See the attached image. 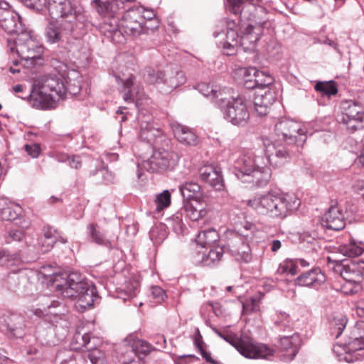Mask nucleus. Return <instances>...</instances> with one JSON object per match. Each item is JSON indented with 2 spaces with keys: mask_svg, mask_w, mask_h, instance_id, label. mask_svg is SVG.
I'll return each instance as SVG.
<instances>
[{
  "mask_svg": "<svg viewBox=\"0 0 364 364\" xmlns=\"http://www.w3.org/2000/svg\"><path fill=\"white\" fill-rule=\"evenodd\" d=\"M249 18V23H242L238 31H226L225 38L218 43V46L223 49L226 55H233L237 51L239 46L245 51H254L257 43L263 35L264 28L270 26L268 21H257Z\"/></svg>",
  "mask_w": 364,
  "mask_h": 364,
  "instance_id": "f257e3e1",
  "label": "nucleus"
},
{
  "mask_svg": "<svg viewBox=\"0 0 364 364\" xmlns=\"http://www.w3.org/2000/svg\"><path fill=\"white\" fill-rule=\"evenodd\" d=\"M53 286L63 297L70 299L77 298L80 306L83 308L92 306L99 297L96 287L77 272L56 275Z\"/></svg>",
  "mask_w": 364,
  "mask_h": 364,
  "instance_id": "f03ea898",
  "label": "nucleus"
},
{
  "mask_svg": "<svg viewBox=\"0 0 364 364\" xmlns=\"http://www.w3.org/2000/svg\"><path fill=\"white\" fill-rule=\"evenodd\" d=\"M300 204V200L294 196L272 191L247 202L248 206L258 214L279 219L287 218Z\"/></svg>",
  "mask_w": 364,
  "mask_h": 364,
  "instance_id": "7ed1b4c3",
  "label": "nucleus"
},
{
  "mask_svg": "<svg viewBox=\"0 0 364 364\" xmlns=\"http://www.w3.org/2000/svg\"><path fill=\"white\" fill-rule=\"evenodd\" d=\"M162 140L157 141L151 157L143 162L144 168L149 172L164 173L173 169L178 164V156L171 151V141L168 138H162Z\"/></svg>",
  "mask_w": 364,
  "mask_h": 364,
  "instance_id": "20e7f679",
  "label": "nucleus"
},
{
  "mask_svg": "<svg viewBox=\"0 0 364 364\" xmlns=\"http://www.w3.org/2000/svg\"><path fill=\"white\" fill-rule=\"evenodd\" d=\"M221 338L230 343L244 357L250 359H267L274 355V350L267 345L256 343L248 336L239 338L236 333L223 334Z\"/></svg>",
  "mask_w": 364,
  "mask_h": 364,
  "instance_id": "39448f33",
  "label": "nucleus"
},
{
  "mask_svg": "<svg viewBox=\"0 0 364 364\" xmlns=\"http://www.w3.org/2000/svg\"><path fill=\"white\" fill-rule=\"evenodd\" d=\"M249 235L226 229L222 234L220 245L225 253H228L238 262H249L252 259L251 249L247 242Z\"/></svg>",
  "mask_w": 364,
  "mask_h": 364,
  "instance_id": "423d86ee",
  "label": "nucleus"
},
{
  "mask_svg": "<svg viewBox=\"0 0 364 364\" xmlns=\"http://www.w3.org/2000/svg\"><path fill=\"white\" fill-rule=\"evenodd\" d=\"M274 133L278 141L287 146H296L301 149L307 139L301 125L288 119L280 120L274 125Z\"/></svg>",
  "mask_w": 364,
  "mask_h": 364,
  "instance_id": "0eeeda50",
  "label": "nucleus"
},
{
  "mask_svg": "<svg viewBox=\"0 0 364 364\" xmlns=\"http://www.w3.org/2000/svg\"><path fill=\"white\" fill-rule=\"evenodd\" d=\"M345 355L343 360L347 363L364 359V322L357 321L348 338L343 343Z\"/></svg>",
  "mask_w": 364,
  "mask_h": 364,
  "instance_id": "6e6552de",
  "label": "nucleus"
},
{
  "mask_svg": "<svg viewBox=\"0 0 364 364\" xmlns=\"http://www.w3.org/2000/svg\"><path fill=\"white\" fill-rule=\"evenodd\" d=\"M343 294L353 295L362 290L361 282L364 277V260L354 262L343 259Z\"/></svg>",
  "mask_w": 364,
  "mask_h": 364,
  "instance_id": "1a4fd4ad",
  "label": "nucleus"
},
{
  "mask_svg": "<svg viewBox=\"0 0 364 364\" xmlns=\"http://www.w3.org/2000/svg\"><path fill=\"white\" fill-rule=\"evenodd\" d=\"M222 113L228 122L237 127H245L250 122V113L246 100L240 95Z\"/></svg>",
  "mask_w": 364,
  "mask_h": 364,
  "instance_id": "9d476101",
  "label": "nucleus"
},
{
  "mask_svg": "<svg viewBox=\"0 0 364 364\" xmlns=\"http://www.w3.org/2000/svg\"><path fill=\"white\" fill-rule=\"evenodd\" d=\"M264 151L259 153L248 151L240 156L234 163V173L237 178L243 181L256 167L264 165Z\"/></svg>",
  "mask_w": 364,
  "mask_h": 364,
  "instance_id": "9b49d317",
  "label": "nucleus"
},
{
  "mask_svg": "<svg viewBox=\"0 0 364 364\" xmlns=\"http://www.w3.org/2000/svg\"><path fill=\"white\" fill-rule=\"evenodd\" d=\"M364 119V109L354 100H343V134L357 131Z\"/></svg>",
  "mask_w": 364,
  "mask_h": 364,
  "instance_id": "f8f14e48",
  "label": "nucleus"
},
{
  "mask_svg": "<svg viewBox=\"0 0 364 364\" xmlns=\"http://www.w3.org/2000/svg\"><path fill=\"white\" fill-rule=\"evenodd\" d=\"M23 4L29 8L40 9L43 4L40 0H22ZM45 5L52 18H66L74 14V7L70 0H45Z\"/></svg>",
  "mask_w": 364,
  "mask_h": 364,
  "instance_id": "ddd939ff",
  "label": "nucleus"
},
{
  "mask_svg": "<svg viewBox=\"0 0 364 364\" xmlns=\"http://www.w3.org/2000/svg\"><path fill=\"white\" fill-rule=\"evenodd\" d=\"M18 97L27 100L34 108L44 110L54 108L58 101L55 98L54 94L48 93V91L36 84L32 85L26 96Z\"/></svg>",
  "mask_w": 364,
  "mask_h": 364,
  "instance_id": "4468645a",
  "label": "nucleus"
},
{
  "mask_svg": "<svg viewBox=\"0 0 364 364\" xmlns=\"http://www.w3.org/2000/svg\"><path fill=\"white\" fill-rule=\"evenodd\" d=\"M24 317L17 314H3L0 317V329L10 338H21L25 335Z\"/></svg>",
  "mask_w": 364,
  "mask_h": 364,
  "instance_id": "2eb2a0df",
  "label": "nucleus"
},
{
  "mask_svg": "<svg viewBox=\"0 0 364 364\" xmlns=\"http://www.w3.org/2000/svg\"><path fill=\"white\" fill-rule=\"evenodd\" d=\"M4 283L10 291L23 295L28 294L33 287L26 270L21 269L9 272L4 279Z\"/></svg>",
  "mask_w": 364,
  "mask_h": 364,
  "instance_id": "dca6fc26",
  "label": "nucleus"
},
{
  "mask_svg": "<svg viewBox=\"0 0 364 364\" xmlns=\"http://www.w3.org/2000/svg\"><path fill=\"white\" fill-rule=\"evenodd\" d=\"M230 9V4L228 2L226 4L227 11L230 14H234L237 17V21H236L235 19H230L229 18H225V23L227 28L226 31H234L240 32V27L242 23H249L250 21L248 18L257 20L255 15L252 14V13L257 11L256 8L252 5H245L242 0H240V9H242L240 11L234 13L231 11Z\"/></svg>",
  "mask_w": 364,
  "mask_h": 364,
  "instance_id": "f3484780",
  "label": "nucleus"
},
{
  "mask_svg": "<svg viewBox=\"0 0 364 364\" xmlns=\"http://www.w3.org/2000/svg\"><path fill=\"white\" fill-rule=\"evenodd\" d=\"M21 17L12 10L9 3L0 1V26L8 33L13 34L21 28Z\"/></svg>",
  "mask_w": 364,
  "mask_h": 364,
  "instance_id": "a211bd4d",
  "label": "nucleus"
},
{
  "mask_svg": "<svg viewBox=\"0 0 364 364\" xmlns=\"http://www.w3.org/2000/svg\"><path fill=\"white\" fill-rule=\"evenodd\" d=\"M198 174L202 182L208 184L216 191L224 188V181L220 168L213 164H205L198 169Z\"/></svg>",
  "mask_w": 364,
  "mask_h": 364,
  "instance_id": "6ab92c4d",
  "label": "nucleus"
},
{
  "mask_svg": "<svg viewBox=\"0 0 364 364\" xmlns=\"http://www.w3.org/2000/svg\"><path fill=\"white\" fill-rule=\"evenodd\" d=\"M301 148L296 146H279L276 149L274 154L267 156V164H269L274 168H279L288 163L293 156H296L301 152Z\"/></svg>",
  "mask_w": 364,
  "mask_h": 364,
  "instance_id": "aec40b11",
  "label": "nucleus"
},
{
  "mask_svg": "<svg viewBox=\"0 0 364 364\" xmlns=\"http://www.w3.org/2000/svg\"><path fill=\"white\" fill-rule=\"evenodd\" d=\"M139 136L141 143L147 144L151 150L156 147L158 140L167 138L160 129L155 128L153 124L148 121L141 122Z\"/></svg>",
  "mask_w": 364,
  "mask_h": 364,
  "instance_id": "412c9836",
  "label": "nucleus"
},
{
  "mask_svg": "<svg viewBox=\"0 0 364 364\" xmlns=\"http://www.w3.org/2000/svg\"><path fill=\"white\" fill-rule=\"evenodd\" d=\"M39 86L44 90L50 92V94H54L55 98L58 100L65 98V78L61 75H46Z\"/></svg>",
  "mask_w": 364,
  "mask_h": 364,
  "instance_id": "4be33fe9",
  "label": "nucleus"
},
{
  "mask_svg": "<svg viewBox=\"0 0 364 364\" xmlns=\"http://www.w3.org/2000/svg\"><path fill=\"white\" fill-rule=\"evenodd\" d=\"M264 165L256 167L252 173L242 182L252 183L256 188H264L268 185L272 176L271 168L267 166L266 155L264 156Z\"/></svg>",
  "mask_w": 364,
  "mask_h": 364,
  "instance_id": "5701e85b",
  "label": "nucleus"
},
{
  "mask_svg": "<svg viewBox=\"0 0 364 364\" xmlns=\"http://www.w3.org/2000/svg\"><path fill=\"white\" fill-rule=\"evenodd\" d=\"M325 275L320 268H313L301 274L294 279V285L316 287L325 282Z\"/></svg>",
  "mask_w": 364,
  "mask_h": 364,
  "instance_id": "b1692460",
  "label": "nucleus"
},
{
  "mask_svg": "<svg viewBox=\"0 0 364 364\" xmlns=\"http://www.w3.org/2000/svg\"><path fill=\"white\" fill-rule=\"evenodd\" d=\"M186 82L185 75L183 71H171L165 73L159 87V91L163 94H169L173 90L184 84Z\"/></svg>",
  "mask_w": 364,
  "mask_h": 364,
  "instance_id": "393cba45",
  "label": "nucleus"
},
{
  "mask_svg": "<svg viewBox=\"0 0 364 364\" xmlns=\"http://www.w3.org/2000/svg\"><path fill=\"white\" fill-rule=\"evenodd\" d=\"M225 253L224 250L220 244L207 247L206 250L201 253V259L196 262L201 263L203 266H215L222 260Z\"/></svg>",
  "mask_w": 364,
  "mask_h": 364,
  "instance_id": "a878e982",
  "label": "nucleus"
},
{
  "mask_svg": "<svg viewBox=\"0 0 364 364\" xmlns=\"http://www.w3.org/2000/svg\"><path fill=\"white\" fill-rule=\"evenodd\" d=\"M353 133L343 134L345 136L344 141H343V149L345 150V159L350 158V156L359 153L363 147V139L358 134Z\"/></svg>",
  "mask_w": 364,
  "mask_h": 364,
  "instance_id": "bb28decb",
  "label": "nucleus"
},
{
  "mask_svg": "<svg viewBox=\"0 0 364 364\" xmlns=\"http://www.w3.org/2000/svg\"><path fill=\"white\" fill-rule=\"evenodd\" d=\"M341 210L338 206L331 205L328 211L322 216L321 225L336 231L341 230Z\"/></svg>",
  "mask_w": 364,
  "mask_h": 364,
  "instance_id": "cd10ccee",
  "label": "nucleus"
},
{
  "mask_svg": "<svg viewBox=\"0 0 364 364\" xmlns=\"http://www.w3.org/2000/svg\"><path fill=\"white\" fill-rule=\"evenodd\" d=\"M182 211L192 221H198L204 218L208 213V210L203 207V204L200 203V200L183 202L181 212Z\"/></svg>",
  "mask_w": 364,
  "mask_h": 364,
  "instance_id": "c85d7f7f",
  "label": "nucleus"
},
{
  "mask_svg": "<svg viewBox=\"0 0 364 364\" xmlns=\"http://www.w3.org/2000/svg\"><path fill=\"white\" fill-rule=\"evenodd\" d=\"M178 189L183 196V202L200 200L203 196L201 186L193 181H185L181 183Z\"/></svg>",
  "mask_w": 364,
  "mask_h": 364,
  "instance_id": "c756f323",
  "label": "nucleus"
},
{
  "mask_svg": "<svg viewBox=\"0 0 364 364\" xmlns=\"http://www.w3.org/2000/svg\"><path fill=\"white\" fill-rule=\"evenodd\" d=\"M149 28H151L149 26H144L142 23H129L127 21L120 20L117 28L112 31L114 35L119 33L136 36L140 35L144 29Z\"/></svg>",
  "mask_w": 364,
  "mask_h": 364,
  "instance_id": "7c9ffc66",
  "label": "nucleus"
},
{
  "mask_svg": "<svg viewBox=\"0 0 364 364\" xmlns=\"http://www.w3.org/2000/svg\"><path fill=\"white\" fill-rule=\"evenodd\" d=\"M220 238L221 234H219L215 228H210L199 232L196 242L201 247H207L220 244Z\"/></svg>",
  "mask_w": 364,
  "mask_h": 364,
  "instance_id": "2f4dec72",
  "label": "nucleus"
},
{
  "mask_svg": "<svg viewBox=\"0 0 364 364\" xmlns=\"http://www.w3.org/2000/svg\"><path fill=\"white\" fill-rule=\"evenodd\" d=\"M274 82V77L268 72L257 69L256 79L254 80L253 82H248L246 84V89H258V90L265 91L267 89H271L269 86L272 85Z\"/></svg>",
  "mask_w": 364,
  "mask_h": 364,
  "instance_id": "473e14b6",
  "label": "nucleus"
},
{
  "mask_svg": "<svg viewBox=\"0 0 364 364\" xmlns=\"http://www.w3.org/2000/svg\"><path fill=\"white\" fill-rule=\"evenodd\" d=\"M56 359L60 360V364H86V355L81 352L63 349L56 353Z\"/></svg>",
  "mask_w": 364,
  "mask_h": 364,
  "instance_id": "72a5a7b5",
  "label": "nucleus"
},
{
  "mask_svg": "<svg viewBox=\"0 0 364 364\" xmlns=\"http://www.w3.org/2000/svg\"><path fill=\"white\" fill-rule=\"evenodd\" d=\"M95 338H92L88 333L82 334L80 332H76L70 343V350L76 352H85L95 343Z\"/></svg>",
  "mask_w": 364,
  "mask_h": 364,
  "instance_id": "f704fd0d",
  "label": "nucleus"
},
{
  "mask_svg": "<svg viewBox=\"0 0 364 364\" xmlns=\"http://www.w3.org/2000/svg\"><path fill=\"white\" fill-rule=\"evenodd\" d=\"M60 303L58 301L53 299L50 296H41L37 299V310L45 313L46 314L58 315L59 312L55 311L60 306Z\"/></svg>",
  "mask_w": 364,
  "mask_h": 364,
  "instance_id": "c9c22d12",
  "label": "nucleus"
},
{
  "mask_svg": "<svg viewBox=\"0 0 364 364\" xmlns=\"http://www.w3.org/2000/svg\"><path fill=\"white\" fill-rule=\"evenodd\" d=\"M128 0H113L112 1L102 2L100 0H93L97 6L98 13L102 16H113L116 11L119 9V1L122 4Z\"/></svg>",
  "mask_w": 364,
  "mask_h": 364,
  "instance_id": "e433bc0d",
  "label": "nucleus"
},
{
  "mask_svg": "<svg viewBox=\"0 0 364 364\" xmlns=\"http://www.w3.org/2000/svg\"><path fill=\"white\" fill-rule=\"evenodd\" d=\"M175 136L181 142L190 146L197 144V136L188 127L178 125L174 130Z\"/></svg>",
  "mask_w": 364,
  "mask_h": 364,
  "instance_id": "4c0bfd02",
  "label": "nucleus"
},
{
  "mask_svg": "<svg viewBox=\"0 0 364 364\" xmlns=\"http://www.w3.org/2000/svg\"><path fill=\"white\" fill-rule=\"evenodd\" d=\"M292 336H284L280 338L279 347L282 351L286 352L284 355L292 360L299 352V348L293 342Z\"/></svg>",
  "mask_w": 364,
  "mask_h": 364,
  "instance_id": "58836bf2",
  "label": "nucleus"
},
{
  "mask_svg": "<svg viewBox=\"0 0 364 364\" xmlns=\"http://www.w3.org/2000/svg\"><path fill=\"white\" fill-rule=\"evenodd\" d=\"M20 205L14 203H6L0 208V218L2 220L14 221L18 218L22 213Z\"/></svg>",
  "mask_w": 364,
  "mask_h": 364,
  "instance_id": "ea45409f",
  "label": "nucleus"
},
{
  "mask_svg": "<svg viewBox=\"0 0 364 364\" xmlns=\"http://www.w3.org/2000/svg\"><path fill=\"white\" fill-rule=\"evenodd\" d=\"M277 96L274 91L271 89L267 90H258L254 94L252 99L254 106L262 105H273L276 101Z\"/></svg>",
  "mask_w": 364,
  "mask_h": 364,
  "instance_id": "a19ab883",
  "label": "nucleus"
},
{
  "mask_svg": "<svg viewBox=\"0 0 364 364\" xmlns=\"http://www.w3.org/2000/svg\"><path fill=\"white\" fill-rule=\"evenodd\" d=\"M314 89L322 96H327L328 98L336 95L338 92V85L333 80L318 81L315 84Z\"/></svg>",
  "mask_w": 364,
  "mask_h": 364,
  "instance_id": "79ce46f5",
  "label": "nucleus"
},
{
  "mask_svg": "<svg viewBox=\"0 0 364 364\" xmlns=\"http://www.w3.org/2000/svg\"><path fill=\"white\" fill-rule=\"evenodd\" d=\"M45 36L50 43H56L61 40V27L57 21H49L45 28Z\"/></svg>",
  "mask_w": 364,
  "mask_h": 364,
  "instance_id": "37998d69",
  "label": "nucleus"
},
{
  "mask_svg": "<svg viewBox=\"0 0 364 364\" xmlns=\"http://www.w3.org/2000/svg\"><path fill=\"white\" fill-rule=\"evenodd\" d=\"M87 233L92 242L102 246L107 247L110 242L106 238L103 232H100L99 226L96 223H90L87 225Z\"/></svg>",
  "mask_w": 364,
  "mask_h": 364,
  "instance_id": "c03bdc74",
  "label": "nucleus"
},
{
  "mask_svg": "<svg viewBox=\"0 0 364 364\" xmlns=\"http://www.w3.org/2000/svg\"><path fill=\"white\" fill-rule=\"evenodd\" d=\"M81 353L86 355V359L88 358L92 364H104L107 362L105 352L98 349L95 343L88 350Z\"/></svg>",
  "mask_w": 364,
  "mask_h": 364,
  "instance_id": "a18cd8bd",
  "label": "nucleus"
},
{
  "mask_svg": "<svg viewBox=\"0 0 364 364\" xmlns=\"http://www.w3.org/2000/svg\"><path fill=\"white\" fill-rule=\"evenodd\" d=\"M348 244H343V256L348 257H358L364 251V249L360 245H358L354 239H353L348 234Z\"/></svg>",
  "mask_w": 364,
  "mask_h": 364,
  "instance_id": "49530a36",
  "label": "nucleus"
},
{
  "mask_svg": "<svg viewBox=\"0 0 364 364\" xmlns=\"http://www.w3.org/2000/svg\"><path fill=\"white\" fill-rule=\"evenodd\" d=\"M183 213L177 212L166 220L167 228H171L177 235L183 234L186 226L183 223Z\"/></svg>",
  "mask_w": 364,
  "mask_h": 364,
  "instance_id": "de8ad7c7",
  "label": "nucleus"
},
{
  "mask_svg": "<svg viewBox=\"0 0 364 364\" xmlns=\"http://www.w3.org/2000/svg\"><path fill=\"white\" fill-rule=\"evenodd\" d=\"M167 227L164 224L156 225L149 231V237L156 245H160L168 235Z\"/></svg>",
  "mask_w": 364,
  "mask_h": 364,
  "instance_id": "09e8293b",
  "label": "nucleus"
},
{
  "mask_svg": "<svg viewBox=\"0 0 364 364\" xmlns=\"http://www.w3.org/2000/svg\"><path fill=\"white\" fill-rule=\"evenodd\" d=\"M36 340L43 346H53L55 345L53 338V330L52 328H39L36 333Z\"/></svg>",
  "mask_w": 364,
  "mask_h": 364,
  "instance_id": "8fccbe9b",
  "label": "nucleus"
},
{
  "mask_svg": "<svg viewBox=\"0 0 364 364\" xmlns=\"http://www.w3.org/2000/svg\"><path fill=\"white\" fill-rule=\"evenodd\" d=\"M132 351H133L139 358L145 356L151 351V346L148 342L141 340L134 339L131 344Z\"/></svg>",
  "mask_w": 364,
  "mask_h": 364,
  "instance_id": "3c124183",
  "label": "nucleus"
},
{
  "mask_svg": "<svg viewBox=\"0 0 364 364\" xmlns=\"http://www.w3.org/2000/svg\"><path fill=\"white\" fill-rule=\"evenodd\" d=\"M235 97H227L226 94L220 90H215L213 94V100L215 105L223 112L233 101Z\"/></svg>",
  "mask_w": 364,
  "mask_h": 364,
  "instance_id": "603ef678",
  "label": "nucleus"
},
{
  "mask_svg": "<svg viewBox=\"0 0 364 364\" xmlns=\"http://www.w3.org/2000/svg\"><path fill=\"white\" fill-rule=\"evenodd\" d=\"M163 77L164 72L162 70H154L150 67L145 69L144 79L150 85L157 84L158 87H160Z\"/></svg>",
  "mask_w": 364,
  "mask_h": 364,
  "instance_id": "864d4df0",
  "label": "nucleus"
},
{
  "mask_svg": "<svg viewBox=\"0 0 364 364\" xmlns=\"http://www.w3.org/2000/svg\"><path fill=\"white\" fill-rule=\"evenodd\" d=\"M144 12L143 6H135L124 12L120 20L127 21L128 22L142 23L141 14Z\"/></svg>",
  "mask_w": 364,
  "mask_h": 364,
  "instance_id": "5fc2aeb1",
  "label": "nucleus"
},
{
  "mask_svg": "<svg viewBox=\"0 0 364 364\" xmlns=\"http://www.w3.org/2000/svg\"><path fill=\"white\" fill-rule=\"evenodd\" d=\"M45 241L43 243V246L46 247L45 252L49 251L55 245L56 240L55 237L58 234L57 230H53L52 227L48 225L44 226L42 230Z\"/></svg>",
  "mask_w": 364,
  "mask_h": 364,
  "instance_id": "6e6d98bb",
  "label": "nucleus"
},
{
  "mask_svg": "<svg viewBox=\"0 0 364 364\" xmlns=\"http://www.w3.org/2000/svg\"><path fill=\"white\" fill-rule=\"evenodd\" d=\"M171 193L168 190H164L162 193L156 195L155 203L156 211L160 212L171 205Z\"/></svg>",
  "mask_w": 364,
  "mask_h": 364,
  "instance_id": "4d7b16f0",
  "label": "nucleus"
},
{
  "mask_svg": "<svg viewBox=\"0 0 364 364\" xmlns=\"http://www.w3.org/2000/svg\"><path fill=\"white\" fill-rule=\"evenodd\" d=\"M69 18H71L72 19L68 21V26L65 29L70 32H72L75 29L77 26V23H83L86 21L85 16L82 13L75 11V9L74 14L71 16H69Z\"/></svg>",
  "mask_w": 364,
  "mask_h": 364,
  "instance_id": "13d9d810",
  "label": "nucleus"
},
{
  "mask_svg": "<svg viewBox=\"0 0 364 364\" xmlns=\"http://www.w3.org/2000/svg\"><path fill=\"white\" fill-rule=\"evenodd\" d=\"M14 33H16V37L14 40V43L16 47L18 46L20 44L23 45L28 41L33 40L31 32L26 31L22 27V23H21V28L18 29V32H14Z\"/></svg>",
  "mask_w": 364,
  "mask_h": 364,
  "instance_id": "bf43d9fd",
  "label": "nucleus"
},
{
  "mask_svg": "<svg viewBox=\"0 0 364 364\" xmlns=\"http://www.w3.org/2000/svg\"><path fill=\"white\" fill-rule=\"evenodd\" d=\"M193 343L195 346L198 349L201 356L203 359H205L206 355H210V353L205 350L204 346L205 343L203 341V336L198 328H196V333L193 336Z\"/></svg>",
  "mask_w": 364,
  "mask_h": 364,
  "instance_id": "052dcab7",
  "label": "nucleus"
},
{
  "mask_svg": "<svg viewBox=\"0 0 364 364\" xmlns=\"http://www.w3.org/2000/svg\"><path fill=\"white\" fill-rule=\"evenodd\" d=\"M81 91V86L80 82L77 80L65 79V96L68 92L72 95H76Z\"/></svg>",
  "mask_w": 364,
  "mask_h": 364,
  "instance_id": "680f3d73",
  "label": "nucleus"
},
{
  "mask_svg": "<svg viewBox=\"0 0 364 364\" xmlns=\"http://www.w3.org/2000/svg\"><path fill=\"white\" fill-rule=\"evenodd\" d=\"M96 173H99L102 176L101 183L102 184L109 185L113 183L114 176L107 168H102L98 170L93 171L90 173V175H95Z\"/></svg>",
  "mask_w": 364,
  "mask_h": 364,
  "instance_id": "e2e57ef3",
  "label": "nucleus"
},
{
  "mask_svg": "<svg viewBox=\"0 0 364 364\" xmlns=\"http://www.w3.org/2000/svg\"><path fill=\"white\" fill-rule=\"evenodd\" d=\"M43 52V47L42 46H39L36 48V49H33L30 51L22 50V55L20 57L26 61L29 60L38 59L40 58Z\"/></svg>",
  "mask_w": 364,
  "mask_h": 364,
  "instance_id": "0e129e2a",
  "label": "nucleus"
},
{
  "mask_svg": "<svg viewBox=\"0 0 364 364\" xmlns=\"http://www.w3.org/2000/svg\"><path fill=\"white\" fill-rule=\"evenodd\" d=\"M327 260L328 266L333 272L341 276V259L336 258L335 256H328Z\"/></svg>",
  "mask_w": 364,
  "mask_h": 364,
  "instance_id": "69168bd1",
  "label": "nucleus"
},
{
  "mask_svg": "<svg viewBox=\"0 0 364 364\" xmlns=\"http://www.w3.org/2000/svg\"><path fill=\"white\" fill-rule=\"evenodd\" d=\"M24 150L28 155L31 156L32 158H37L41 151L40 144L36 143L26 144L24 146Z\"/></svg>",
  "mask_w": 364,
  "mask_h": 364,
  "instance_id": "338daca9",
  "label": "nucleus"
},
{
  "mask_svg": "<svg viewBox=\"0 0 364 364\" xmlns=\"http://www.w3.org/2000/svg\"><path fill=\"white\" fill-rule=\"evenodd\" d=\"M349 163H353L358 167H364V149H361L360 151L358 154H355L349 159Z\"/></svg>",
  "mask_w": 364,
  "mask_h": 364,
  "instance_id": "774afa93",
  "label": "nucleus"
}]
</instances>
